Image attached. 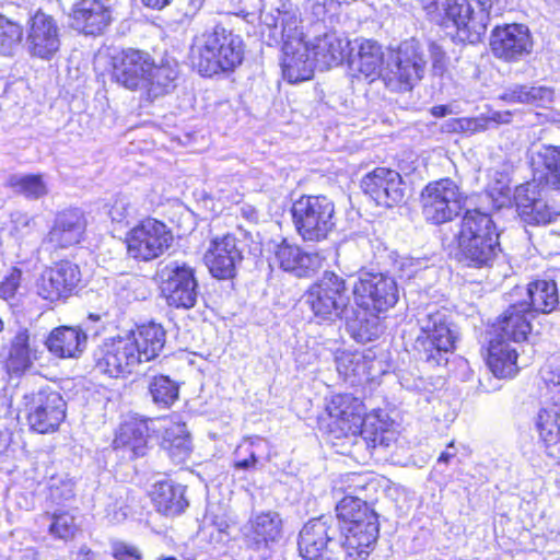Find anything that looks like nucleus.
I'll return each mask as SVG.
<instances>
[{
  "mask_svg": "<svg viewBox=\"0 0 560 560\" xmlns=\"http://www.w3.org/2000/svg\"><path fill=\"white\" fill-rule=\"evenodd\" d=\"M517 349L506 340L492 338L489 342L487 364L500 378L513 377L518 372Z\"/></svg>",
  "mask_w": 560,
  "mask_h": 560,
  "instance_id": "30",
  "label": "nucleus"
},
{
  "mask_svg": "<svg viewBox=\"0 0 560 560\" xmlns=\"http://www.w3.org/2000/svg\"><path fill=\"white\" fill-rule=\"evenodd\" d=\"M208 517L210 518L211 521V527H212V530H215V532H221V538L223 539H230L231 538V535H230V524H229V521L225 518V517H219V516H211L210 514L208 515Z\"/></svg>",
  "mask_w": 560,
  "mask_h": 560,
  "instance_id": "62",
  "label": "nucleus"
},
{
  "mask_svg": "<svg viewBox=\"0 0 560 560\" xmlns=\"http://www.w3.org/2000/svg\"><path fill=\"white\" fill-rule=\"evenodd\" d=\"M498 234L491 217L478 209L467 210L462 219L457 242H470L469 240Z\"/></svg>",
  "mask_w": 560,
  "mask_h": 560,
  "instance_id": "43",
  "label": "nucleus"
},
{
  "mask_svg": "<svg viewBox=\"0 0 560 560\" xmlns=\"http://www.w3.org/2000/svg\"><path fill=\"white\" fill-rule=\"evenodd\" d=\"M25 398L27 421L33 431L48 433L58 429L66 417V401L58 392L44 388Z\"/></svg>",
  "mask_w": 560,
  "mask_h": 560,
  "instance_id": "15",
  "label": "nucleus"
},
{
  "mask_svg": "<svg viewBox=\"0 0 560 560\" xmlns=\"http://www.w3.org/2000/svg\"><path fill=\"white\" fill-rule=\"evenodd\" d=\"M329 416V432L337 439L355 436L358 433L372 447L390 444L393 432L380 413L363 417V406L360 399L350 394L332 396L327 405Z\"/></svg>",
  "mask_w": 560,
  "mask_h": 560,
  "instance_id": "3",
  "label": "nucleus"
},
{
  "mask_svg": "<svg viewBox=\"0 0 560 560\" xmlns=\"http://www.w3.org/2000/svg\"><path fill=\"white\" fill-rule=\"evenodd\" d=\"M466 199L453 179L446 177L431 182L421 192L422 214L433 224L450 222L460 213Z\"/></svg>",
  "mask_w": 560,
  "mask_h": 560,
  "instance_id": "9",
  "label": "nucleus"
},
{
  "mask_svg": "<svg viewBox=\"0 0 560 560\" xmlns=\"http://www.w3.org/2000/svg\"><path fill=\"white\" fill-rule=\"evenodd\" d=\"M241 242L233 234L215 236L210 240L203 260L212 277L220 280L232 279L236 266L243 260Z\"/></svg>",
  "mask_w": 560,
  "mask_h": 560,
  "instance_id": "18",
  "label": "nucleus"
},
{
  "mask_svg": "<svg viewBox=\"0 0 560 560\" xmlns=\"http://www.w3.org/2000/svg\"><path fill=\"white\" fill-rule=\"evenodd\" d=\"M528 105L547 107L555 98V91L548 86H528Z\"/></svg>",
  "mask_w": 560,
  "mask_h": 560,
  "instance_id": "58",
  "label": "nucleus"
},
{
  "mask_svg": "<svg viewBox=\"0 0 560 560\" xmlns=\"http://www.w3.org/2000/svg\"><path fill=\"white\" fill-rule=\"evenodd\" d=\"M22 279V271L16 267H12L4 279L0 283V296L10 299L14 296L18 291Z\"/></svg>",
  "mask_w": 560,
  "mask_h": 560,
  "instance_id": "57",
  "label": "nucleus"
},
{
  "mask_svg": "<svg viewBox=\"0 0 560 560\" xmlns=\"http://www.w3.org/2000/svg\"><path fill=\"white\" fill-rule=\"evenodd\" d=\"M81 281V271L77 264L60 260L42 271L36 280V293L49 302L70 296Z\"/></svg>",
  "mask_w": 560,
  "mask_h": 560,
  "instance_id": "16",
  "label": "nucleus"
},
{
  "mask_svg": "<svg viewBox=\"0 0 560 560\" xmlns=\"http://www.w3.org/2000/svg\"><path fill=\"white\" fill-rule=\"evenodd\" d=\"M282 520L277 512H260L250 516L242 528L245 546L267 557L270 546L281 537Z\"/></svg>",
  "mask_w": 560,
  "mask_h": 560,
  "instance_id": "22",
  "label": "nucleus"
},
{
  "mask_svg": "<svg viewBox=\"0 0 560 560\" xmlns=\"http://www.w3.org/2000/svg\"><path fill=\"white\" fill-rule=\"evenodd\" d=\"M148 388L152 401L160 408H170L178 399L179 387L166 375L153 376Z\"/></svg>",
  "mask_w": 560,
  "mask_h": 560,
  "instance_id": "47",
  "label": "nucleus"
},
{
  "mask_svg": "<svg viewBox=\"0 0 560 560\" xmlns=\"http://www.w3.org/2000/svg\"><path fill=\"white\" fill-rule=\"evenodd\" d=\"M94 368L110 377H126L142 364L128 334L104 339L93 351Z\"/></svg>",
  "mask_w": 560,
  "mask_h": 560,
  "instance_id": "10",
  "label": "nucleus"
},
{
  "mask_svg": "<svg viewBox=\"0 0 560 560\" xmlns=\"http://www.w3.org/2000/svg\"><path fill=\"white\" fill-rule=\"evenodd\" d=\"M275 262L283 270L303 277L315 268L317 256L304 253L299 246L282 240L281 243L275 246Z\"/></svg>",
  "mask_w": 560,
  "mask_h": 560,
  "instance_id": "33",
  "label": "nucleus"
},
{
  "mask_svg": "<svg viewBox=\"0 0 560 560\" xmlns=\"http://www.w3.org/2000/svg\"><path fill=\"white\" fill-rule=\"evenodd\" d=\"M514 199L518 215L527 224H548L560 215V213L545 200L544 187L537 179V171L532 182L516 187Z\"/></svg>",
  "mask_w": 560,
  "mask_h": 560,
  "instance_id": "17",
  "label": "nucleus"
},
{
  "mask_svg": "<svg viewBox=\"0 0 560 560\" xmlns=\"http://www.w3.org/2000/svg\"><path fill=\"white\" fill-rule=\"evenodd\" d=\"M151 495L156 510L164 515L180 514L188 505L185 487L170 480L156 482Z\"/></svg>",
  "mask_w": 560,
  "mask_h": 560,
  "instance_id": "35",
  "label": "nucleus"
},
{
  "mask_svg": "<svg viewBox=\"0 0 560 560\" xmlns=\"http://www.w3.org/2000/svg\"><path fill=\"white\" fill-rule=\"evenodd\" d=\"M535 427L546 445L560 442V390L541 404L535 418Z\"/></svg>",
  "mask_w": 560,
  "mask_h": 560,
  "instance_id": "34",
  "label": "nucleus"
},
{
  "mask_svg": "<svg viewBox=\"0 0 560 560\" xmlns=\"http://www.w3.org/2000/svg\"><path fill=\"white\" fill-rule=\"evenodd\" d=\"M357 52L350 55V67L365 78L382 77L393 92H408L424 75L427 60L418 40L411 38L390 49L385 59L381 45L373 39L355 42Z\"/></svg>",
  "mask_w": 560,
  "mask_h": 560,
  "instance_id": "1",
  "label": "nucleus"
},
{
  "mask_svg": "<svg viewBox=\"0 0 560 560\" xmlns=\"http://www.w3.org/2000/svg\"><path fill=\"white\" fill-rule=\"evenodd\" d=\"M31 56L50 60L60 48V28L50 15L36 12L30 21L26 36Z\"/></svg>",
  "mask_w": 560,
  "mask_h": 560,
  "instance_id": "24",
  "label": "nucleus"
},
{
  "mask_svg": "<svg viewBox=\"0 0 560 560\" xmlns=\"http://www.w3.org/2000/svg\"><path fill=\"white\" fill-rule=\"evenodd\" d=\"M86 334L79 327L60 326L46 339L48 350L59 358H77L85 349Z\"/></svg>",
  "mask_w": 560,
  "mask_h": 560,
  "instance_id": "29",
  "label": "nucleus"
},
{
  "mask_svg": "<svg viewBox=\"0 0 560 560\" xmlns=\"http://www.w3.org/2000/svg\"><path fill=\"white\" fill-rule=\"evenodd\" d=\"M177 78L178 70L176 65L167 62L156 66L152 61V69L149 71L142 95L148 100L163 96L175 89Z\"/></svg>",
  "mask_w": 560,
  "mask_h": 560,
  "instance_id": "39",
  "label": "nucleus"
},
{
  "mask_svg": "<svg viewBox=\"0 0 560 560\" xmlns=\"http://www.w3.org/2000/svg\"><path fill=\"white\" fill-rule=\"evenodd\" d=\"M308 45L320 70L340 65L350 51V40L332 28L315 36Z\"/></svg>",
  "mask_w": 560,
  "mask_h": 560,
  "instance_id": "28",
  "label": "nucleus"
},
{
  "mask_svg": "<svg viewBox=\"0 0 560 560\" xmlns=\"http://www.w3.org/2000/svg\"><path fill=\"white\" fill-rule=\"evenodd\" d=\"M74 497V482L67 476H52L48 482V498L56 504H62Z\"/></svg>",
  "mask_w": 560,
  "mask_h": 560,
  "instance_id": "54",
  "label": "nucleus"
},
{
  "mask_svg": "<svg viewBox=\"0 0 560 560\" xmlns=\"http://www.w3.org/2000/svg\"><path fill=\"white\" fill-rule=\"evenodd\" d=\"M112 553L116 560H141V551L132 545L124 541H114L112 544Z\"/></svg>",
  "mask_w": 560,
  "mask_h": 560,
  "instance_id": "60",
  "label": "nucleus"
},
{
  "mask_svg": "<svg viewBox=\"0 0 560 560\" xmlns=\"http://www.w3.org/2000/svg\"><path fill=\"white\" fill-rule=\"evenodd\" d=\"M499 234L477 236L470 242L458 241L457 245L464 260L471 267H488L497 257L499 247Z\"/></svg>",
  "mask_w": 560,
  "mask_h": 560,
  "instance_id": "32",
  "label": "nucleus"
},
{
  "mask_svg": "<svg viewBox=\"0 0 560 560\" xmlns=\"http://www.w3.org/2000/svg\"><path fill=\"white\" fill-rule=\"evenodd\" d=\"M292 222L298 235L308 243H319L336 230V207L324 195H303L291 207Z\"/></svg>",
  "mask_w": 560,
  "mask_h": 560,
  "instance_id": "6",
  "label": "nucleus"
},
{
  "mask_svg": "<svg viewBox=\"0 0 560 560\" xmlns=\"http://www.w3.org/2000/svg\"><path fill=\"white\" fill-rule=\"evenodd\" d=\"M533 163L537 167H544L545 173L537 175L539 183L545 180V186L560 189V148L551 145L541 148L533 159Z\"/></svg>",
  "mask_w": 560,
  "mask_h": 560,
  "instance_id": "46",
  "label": "nucleus"
},
{
  "mask_svg": "<svg viewBox=\"0 0 560 560\" xmlns=\"http://www.w3.org/2000/svg\"><path fill=\"white\" fill-rule=\"evenodd\" d=\"M191 54L194 67L201 75L231 73L244 60L245 43L232 30L215 25L197 38Z\"/></svg>",
  "mask_w": 560,
  "mask_h": 560,
  "instance_id": "4",
  "label": "nucleus"
},
{
  "mask_svg": "<svg viewBox=\"0 0 560 560\" xmlns=\"http://www.w3.org/2000/svg\"><path fill=\"white\" fill-rule=\"evenodd\" d=\"M158 276L168 305L185 310L196 305L199 290L192 266L186 261L170 260L160 267Z\"/></svg>",
  "mask_w": 560,
  "mask_h": 560,
  "instance_id": "11",
  "label": "nucleus"
},
{
  "mask_svg": "<svg viewBox=\"0 0 560 560\" xmlns=\"http://www.w3.org/2000/svg\"><path fill=\"white\" fill-rule=\"evenodd\" d=\"M527 294L530 300L529 310L532 313H550L558 303V289L555 281L536 280L528 284Z\"/></svg>",
  "mask_w": 560,
  "mask_h": 560,
  "instance_id": "45",
  "label": "nucleus"
},
{
  "mask_svg": "<svg viewBox=\"0 0 560 560\" xmlns=\"http://www.w3.org/2000/svg\"><path fill=\"white\" fill-rule=\"evenodd\" d=\"M339 536V528L332 516L310 520L299 535V551L304 560H320L330 541Z\"/></svg>",
  "mask_w": 560,
  "mask_h": 560,
  "instance_id": "21",
  "label": "nucleus"
},
{
  "mask_svg": "<svg viewBox=\"0 0 560 560\" xmlns=\"http://www.w3.org/2000/svg\"><path fill=\"white\" fill-rule=\"evenodd\" d=\"M36 359V350L31 347L28 331L26 329L19 330L10 342L5 359L8 373L21 375L32 366Z\"/></svg>",
  "mask_w": 560,
  "mask_h": 560,
  "instance_id": "37",
  "label": "nucleus"
},
{
  "mask_svg": "<svg viewBox=\"0 0 560 560\" xmlns=\"http://www.w3.org/2000/svg\"><path fill=\"white\" fill-rule=\"evenodd\" d=\"M148 439V425L136 419L120 424L113 441L115 450H128L131 457H140L145 454Z\"/></svg>",
  "mask_w": 560,
  "mask_h": 560,
  "instance_id": "36",
  "label": "nucleus"
},
{
  "mask_svg": "<svg viewBox=\"0 0 560 560\" xmlns=\"http://www.w3.org/2000/svg\"><path fill=\"white\" fill-rule=\"evenodd\" d=\"M366 557V551L358 550L347 538L336 536L320 560H364Z\"/></svg>",
  "mask_w": 560,
  "mask_h": 560,
  "instance_id": "51",
  "label": "nucleus"
},
{
  "mask_svg": "<svg viewBox=\"0 0 560 560\" xmlns=\"http://www.w3.org/2000/svg\"><path fill=\"white\" fill-rule=\"evenodd\" d=\"M355 304L365 311L382 313L398 301L396 281L380 272H361L352 287Z\"/></svg>",
  "mask_w": 560,
  "mask_h": 560,
  "instance_id": "12",
  "label": "nucleus"
},
{
  "mask_svg": "<svg viewBox=\"0 0 560 560\" xmlns=\"http://www.w3.org/2000/svg\"><path fill=\"white\" fill-rule=\"evenodd\" d=\"M442 130L446 132H460V118L446 120L442 126Z\"/></svg>",
  "mask_w": 560,
  "mask_h": 560,
  "instance_id": "64",
  "label": "nucleus"
},
{
  "mask_svg": "<svg viewBox=\"0 0 560 560\" xmlns=\"http://www.w3.org/2000/svg\"><path fill=\"white\" fill-rule=\"evenodd\" d=\"M23 28L20 24L0 15V54L11 55L22 40Z\"/></svg>",
  "mask_w": 560,
  "mask_h": 560,
  "instance_id": "52",
  "label": "nucleus"
},
{
  "mask_svg": "<svg viewBox=\"0 0 560 560\" xmlns=\"http://www.w3.org/2000/svg\"><path fill=\"white\" fill-rule=\"evenodd\" d=\"M162 447L168 453L173 462L179 464L186 460L191 452V441L185 423H172L165 428Z\"/></svg>",
  "mask_w": 560,
  "mask_h": 560,
  "instance_id": "42",
  "label": "nucleus"
},
{
  "mask_svg": "<svg viewBox=\"0 0 560 560\" xmlns=\"http://www.w3.org/2000/svg\"><path fill=\"white\" fill-rule=\"evenodd\" d=\"M306 20L317 31L330 30L339 21L340 3L335 0H307L305 3Z\"/></svg>",
  "mask_w": 560,
  "mask_h": 560,
  "instance_id": "44",
  "label": "nucleus"
},
{
  "mask_svg": "<svg viewBox=\"0 0 560 560\" xmlns=\"http://www.w3.org/2000/svg\"><path fill=\"white\" fill-rule=\"evenodd\" d=\"M347 481L350 482L346 489L347 494L336 506V524L346 526L365 523L363 524L365 526V536L363 537L369 539L374 535L375 521L378 518L366 501L358 495L359 492L365 490L366 482L361 475L357 474L347 476Z\"/></svg>",
  "mask_w": 560,
  "mask_h": 560,
  "instance_id": "14",
  "label": "nucleus"
},
{
  "mask_svg": "<svg viewBox=\"0 0 560 560\" xmlns=\"http://www.w3.org/2000/svg\"><path fill=\"white\" fill-rule=\"evenodd\" d=\"M165 330L160 324L149 323L128 332L141 362H149L163 350L165 345Z\"/></svg>",
  "mask_w": 560,
  "mask_h": 560,
  "instance_id": "31",
  "label": "nucleus"
},
{
  "mask_svg": "<svg viewBox=\"0 0 560 560\" xmlns=\"http://www.w3.org/2000/svg\"><path fill=\"white\" fill-rule=\"evenodd\" d=\"M260 459H270L268 442L259 436L247 438L233 453V467L237 470H256Z\"/></svg>",
  "mask_w": 560,
  "mask_h": 560,
  "instance_id": "38",
  "label": "nucleus"
},
{
  "mask_svg": "<svg viewBox=\"0 0 560 560\" xmlns=\"http://www.w3.org/2000/svg\"><path fill=\"white\" fill-rule=\"evenodd\" d=\"M305 303L318 323L342 319L350 312L345 279L332 271H325L306 291Z\"/></svg>",
  "mask_w": 560,
  "mask_h": 560,
  "instance_id": "7",
  "label": "nucleus"
},
{
  "mask_svg": "<svg viewBox=\"0 0 560 560\" xmlns=\"http://www.w3.org/2000/svg\"><path fill=\"white\" fill-rule=\"evenodd\" d=\"M534 314L526 302L511 305L494 325V337L518 345L526 340L532 331L530 320Z\"/></svg>",
  "mask_w": 560,
  "mask_h": 560,
  "instance_id": "27",
  "label": "nucleus"
},
{
  "mask_svg": "<svg viewBox=\"0 0 560 560\" xmlns=\"http://www.w3.org/2000/svg\"><path fill=\"white\" fill-rule=\"evenodd\" d=\"M369 312L363 310L362 312L354 313L351 310L343 316L347 330L358 342L365 343L372 341L382 334L378 316Z\"/></svg>",
  "mask_w": 560,
  "mask_h": 560,
  "instance_id": "40",
  "label": "nucleus"
},
{
  "mask_svg": "<svg viewBox=\"0 0 560 560\" xmlns=\"http://www.w3.org/2000/svg\"><path fill=\"white\" fill-rule=\"evenodd\" d=\"M4 186L27 200H38L49 194L48 184L42 174H10Z\"/></svg>",
  "mask_w": 560,
  "mask_h": 560,
  "instance_id": "41",
  "label": "nucleus"
},
{
  "mask_svg": "<svg viewBox=\"0 0 560 560\" xmlns=\"http://www.w3.org/2000/svg\"><path fill=\"white\" fill-rule=\"evenodd\" d=\"M490 47L497 58L512 62L518 61L530 54L533 40L527 26L505 24L492 30Z\"/></svg>",
  "mask_w": 560,
  "mask_h": 560,
  "instance_id": "19",
  "label": "nucleus"
},
{
  "mask_svg": "<svg viewBox=\"0 0 560 560\" xmlns=\"http://www.w3.org/2000/svg\"><path fill=\"white\" fill-rule=\"evenodd\" d=\"M420 335L417 342L422 347L425 360L436 365L447 362L446 354L453 351L456 332L451 327L445 311L432 310L418 317Z\"/></svg>",
  "mask_w": 560,
  "mask_h": 560,
  "instance_id": "8",
  "label": "nucleus"
},
{
  "mask_svg": "<svg viewBox=\"0 0 560 560\" xmlns=\"http://www.w3.org/2000/svg\"><path fill=\"white\" fill-rule=\"evenodd\" d=\"M424 8L433 22L445 27L453 25L458 40L469 44L481 40L490 20L486 4L480 1L428 0Z\"/></svg>",
  "mask_w": 560,
  "mask_h": 560,
  "instance_id": "5",
  "label": "nucleus"
},
{
  "mask_svg": "<svg viewBox=\"0 0 560 560\" xmlns=\"http://www.w3.org/2000/svg\"><path fill=\"white\" fill-rule=\"evenodd\" d=\"M10 233L16 240H23L37 231L36 217L23 211H14L10 214Z\"/></svg>",
  "mask_w": 560,
  "mask_h": 560,
  "instance_id": "55",
  "label": "nucleus"
},
{
  "mask_svg": "<svg viewBox=\"0 0 560 560\" xmlns=\"http://www.w3.org/2000/svg\"><path fill=\"white\" fill-rule=\"evenodd\" d=\"M152 58L148 52L128 49L114 59L113 79L131 91L143 93L148 81Z\"/></svg>",
  "mask_w": 560,
  "mask_h": 560,
  "instance_id": "23",
  "label": "nucleus"
},
{
  "mask_svg": "<svg viewBox=\"0 0 560 560\" xmlns=\"http://www.w3.org/2000/svg\"><path fill=\"white\" fill-rule=\"evenodd\" d=\"M365 195L378 206L392 208L404 201L405 185L400 174L386 167H376L361 180Z\"/></svg>",
  "mask_w": 560,
  "mask_h": 560,
  "instance_id": "20",
  "label": "nucleus"
},
{
  "mask_svg": "<svg viewBox=\"0 0 560 560\" xmlns=\"http://www.w3.org/2000/svg\"><path fill=\"white\" fill-rule=\"evenodd\" d=\"M260 35L269 45L282 43L281 67L283 78L290 83L312 78L316 61L311 58V47L304 42L299 9L290 0H278L264 5L260 11Z\"/></svg>",
  "mask_w": 560,
  "mask_h": 560,
  "instance_id": "2",
  "label": "nucleus"
},
{
  "mask_svg": "<svg viewBox=\"0 0 560 560\" xmlns=\"http://www.w3.org/2000/svg\"><path fill=\"white\" fill-rule=\"evenodd\" d=\"M512 114L511 112H492L488 116H483V119L487 120V129L491 126H497L500 124H509L511 121Z\"/></svg>",
  "mask_w": 560,
  "mask_h": 560,
  "instance_id": "63",
  "label": "nucleus"
},
{
  "mask_svg": "<svg viewBox=\"0 0 560 560\" xmlns=\"http://www.w3.org/2000/svg\"><path fill=\"white\" fill-rule=\"evenodd\" d=\"M483 130H487V120L483 119V116L460 118V132L475 133Z\"/></svg>",
  "mask_w": 560,
  "mask_h": 560,
  "instance_id": "61",
  "label": "nucleus"
},
{
  "mask_svg": "<svg viewBox=\"0 0 560 560\" xmlns=\"http://www.w3.org/2000/svg\"><path fill=\"white\" fill-rule=\"evenodd\" d=\"M117 0H81L71 14V26L85 35H101L112 22Z\"/></svg>",
  "mask_w": 560,
  "mask_h": 560,
  "instance_id": "25",
  "label": "nucleus"
},
{
  "mask_svg": "<svg viewBox=\"0 0 560 560\" xmlns=\"http://www.w3.org/2000/svg\"><path fill=\"white\" fill-rule=\"evenodd\" d=\"M86 220L79 209H68L57 214L54 225L43 238V244L65 248L78 244L85 231Z\"/></svg>",
  "mask_w": 560,
  "mask_h": 560,
  "instance_id": "26",
  "label": "nucleus"
},
{
  "mask_svg": "<svg viewBox=\"0 0 560 560\" xmlns=\"http://www.w3.org/2000/svg\"><path fill=\"white\" fill-rule=\"evenodd\" d=\"M528 85L514 84L504 89L498 96L499 100L510 104H527L528 105Z\"/></svg>",
  "mask_w": 560,
  "mask_h": 560,
  "instance_id": "59",
  "label": "nucleus"
},
{
  "mask_svg": "<svg viewBox=\"0 0 560 560\" xmlns=\"http://www.w3.org/2000/svg\"><path fill=\"white\" fill-rule=\"evenodd\" d=\"M128 514V490L119 486L108 497V502L105 508V517L109 523L118 524L124 522Z\"/></svg>",
  "mask_w": 560,
  "mask_h": 560,
  "instance_id": "50",
  "label": "nucleus"
},
{
  "mask_svg": "<svg viewBox=\"0 0 560 560\" xmlns=\"http://www.w3.org/2000/svg\"><path fill=\"white\" fill-rule=\"evenodd\" d=\"M50 522L49 533L59 539H70L74 536L77 525L74 516L67 511L54 512L51 515L47 514Z\"/></svg>",
  "mask_w": 560,
  "mask_h": 560,
  "instance_id": "53",
  "label": "nucleus"
},
{
  "mask_svg": "<svg viewBox=\"0 0 560 560\" xmlns=\"http://www.w3.org/2000/svg\"><path fill=\"white\" fill-rule=\"evenodd\" d=\"M363 524L338 526L339 536L347 538L348 544H353L358 550L366 551V556H369L372 546L378 538L380 524L378 521H375L374 535L369 539L363 537L365 536V526Z\"/></svg>",
  "mask_w": 560,
  "mask_h": 560,
  "instance_id": "49",
  "label": "nucleus"
},
{
  "mask_svg": "<svg viewBox=\"0 0 560 560\" xmlns=\"http://www.w3.org/2000/svg\"><path fill=\"white\" fill-rule=\"evenodd\" d=\"M114 222L129 224L137 217V209L128 197L118 196L109 209Z\"/></svg>",
  "mask_w": 560,
  "mask_h": 560,
  "instance_id": "56",
  "label": "nucleus"
},
{
  "mask_svg": "<svg viewBox=\"0 0 560 560\" xmlns=\"http://www.w3.org/2000/svg\"><path fill=\"white\" fill-rule=\"evenodd\" d=\"M172 242V233L164 223L145 219L127 234V253L137 260L149 261L161 256Z\"/></svg>",
  "mask_w": 560,
  "mask_h": 560,
  "instance_id": "13",
  "label": "nucleus"
},
{
  "mask_svg": "<svg viewBox=\"0 0 560 560\" xmlns=\"http://www.w3.org/2000/svg\"><path fill=\"white\" fill-rule=\"evenodd\" d=\"M337 371L346 380L361 377L366 374L368 362L363 353L343 351L336 357Z\"/></svg>",
  "mask_w": 560,
  "mask_h": 560,
  "instance_id": "48",
  "label": "nucleus"
}]
</instances>
